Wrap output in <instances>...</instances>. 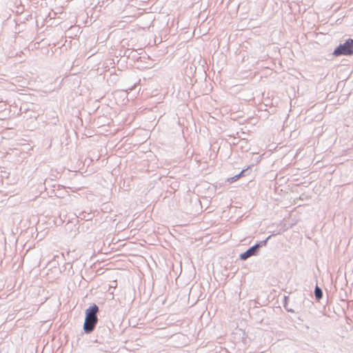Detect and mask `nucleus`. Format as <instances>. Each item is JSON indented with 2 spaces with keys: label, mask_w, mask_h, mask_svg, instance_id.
Returning a JSON list of instances; mask_svg holds the SVG:
<instances>
[{
  "label": "nucleus",
  "mask_w": 353,
  "mask_h": 353,
  "mask_svg": "<svg viewBox=\"0 0 353 353\" xmlns=\"http://www.w3.org/2000/svg\"><path fill=\"white\" fill-rule=\"evenodd\" d=\"M99 307L94 304L85 310V319L83 324V330L86 333L92 332L98 321L97 313Z\"/></svg>",
  "instance_id": "obj_1"
},
{
  "label": "nucleus",
  "mask_w": 353,
  "mask_h": 353,
  "mask_svg": "<svg viewBox=\"0 0 353 353\" xmlns=\"http://www.w3.org/2000/svg\"><path fill=\"white\" fill-rule=\"evenodd\" d=\"M353 54V39H348L343 44H340L334 51L335 56L350 55Z\"/></svg>",
  "instance_id": "obj_2"
},
{
  "label": "nucleus",
  "mask_w": 353,
  "mask_h": 353,
  "mask_svg": "<svg viewBox=\"0 0 353 353\" xmlns=\"http://www.w3.org/2000/svg\"><path fill=\"white\" fill-rule=\"evenodd\" d=\"M271 236H269L265 240L261 241L259 243H256L254 245L248 249L245 252L241 253L240 254V259L245 261L252 256H256L259 252V248L263 246H265L268 239Z\"/></svg>",
  "instance_id": "obj_3"
},
{
  "label": "nucleus",
  "mask_w": 353,
  "mask_h": 353,
  "mask_svg": "<svg viewBox=\"0 0 353 353\" xmlns=\"http://www.w3.org/2000/svg\"><path fill=\"white\" fill-rule=\"evenodd\" d=\"M314 294H315L316 299L317 300H320L323 296L322 290L319 287L316 286V288L314 289Z\"/></svg>",
  "instance_id": "obj_4"
},
{
  "label": "nucleus",
  "mask_w": 353,
  "mask_h": 353,
  "mask_svg": "<svg viewBox=\"0 0 353 353\" xmlns=\"http://www.w3.org/2000/svg\"><path fill=\"white\" fill-rule=\"evenodd\" d=\"M239 179V175H235L232 177H230L228 179V181L230 183H232V182H234L236 181H237L238 179Z\"/></svg>",
  "instance_id": "obj_5"
},
{
  "label": "nucleus",
  "mask_w": 353,
  "mask_h": 353,
  "mask_svg": "<svg viewBox=\"0 0 353 353\" xmlns=\"http://www.w3.org/2000/svg\"><path fill=\"white\" fill-rule=\"evenodd\" d=\"M245 172V170H242L238 175H239V178L241 177V176H242L243 174V173Z\"/></svg>",
  "instance_id": "obj_6"
},
{
  "label": "nucleus",
  "mask_w": 353,
  "mask_h": 353,
  "mask_svg": "<svg viewBox=\"0 0 353 353\" xmlns=\"http://www.w3.org/2000/svg\"><path fill=\"white\" fill-rule=\"evenodd\" d=\"M245 172V170H242L238 175H239V178L241 177V176H242L243 174V173Z\"/></svg>",
  "instance_id": "obj_7"
}]
</instances>
